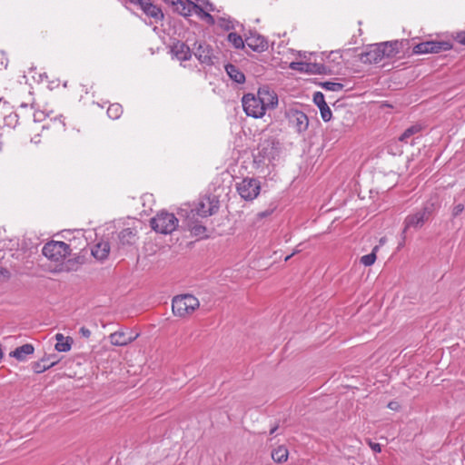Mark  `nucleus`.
I'll return each instance as SVG.
<instances>
[{"label": "nucleus", "instance_id": "21", "mask_svg": "<svg viewBox=\"0 0 465 465\" xmlns=\"http://www.w3.org/2000/svg\"><path fill=\"white\" fill-rule=\"evenodd\" d=\"M381 51L384 53V58H392L400 53V49L403 45L402 41H388L380 43Z\"/></svg>", "mask_w": 465, "mask_h": 465}, {"label": "nucleus", "instance_id": "8", "mask_svg": "<svg viewBox=\"0 0 465 465\" xmlns=\"http://www.w3.org/2000/svg\"><path fill=\"white\" fill-rule=\"evenodd\" d=\"M236 189L242 199L252 201L259 195L261 184L257 179L246 177L236 184Z\"/></svg>", "mask_w": 465, "mask_h": 465}, {"label": "nucleus", "instance_id": "7", "mask_svg": "<svg viewBox=\"0 0 465 465\" xmlns=\"http://www.w3.org/2000/svg\"><path fill=\"white\" fill-rule=\"evenodd\" d=\"M220 207V202L216 196H208L201 200L195 209L191 210V217H208L216 213Z\"/></svg>", "mask_w": 465, "mask_h": 465}, {"label": "nucleus", "instance_id": "9", "mask_svg": "<svg viewBox=\"0 0 465 465\" xmlns=\"http://www.w3.org/2000/svg\"><path fill=\"white\" fill-rule=\"evenodd\" d=\"M452 48V45L448 41H426L415 45L412 48L414 54H438L442 51H448Z\"/></svg>", "mask_w": 465, "mask_h": 465}, {"label": "nucleus", "instance_id": "32", "mask_svg": "<svg viewBox=\"0 0 465 465\" xmlns=\"http://www.w3.org/2000/svg\"><path fill=\"white\" fill-rule=\"evenodd\" d=\"M289 451L286 447L279 446L272 451V459L277 463H282L287 460Z\"/></svg>", "mask_w": 465, "mask_h": 465}, {"label": "nucleus", "instance_id": "49", "mask_svg": "<svg viewBox=\"0 0 465 465\" xmlns=\"http://www.w3.org/2000/svg\"><path fill=\"white\" fill-rule=\"evenodd\" d=\"M272 211H265L260 213L261 217H266L272 213Z\"/></svg>", "mask_w": 465, "mask_h": 465}, {"label": "nucleus", "instance_id": "4", "mask_svg": "<svg viewBox=\"0 0 465 465\" xmlns=\"http://www.w3.org/2000/svg\"><path fill=\"white\" fill-rule=\"evenodd\" d=\"M199 306V300L192 294L177 295L172 301L173 312L179 317L192 314Z\"/></svg>", "mask_w": 465, "mask_h": 465}, {"label": "nucleus", "instance_id": "18", "mask_svg": "<svg viewBox=\"0 0 465 465\" xmlns=\"http://www.w3.org/2000/svg\"><path fill=\"white\" fill-rule=\"evenodd\" d=\"M171 53L180 61H188L191 59L193 50L183 42L177 41L171 47Z\"/></svg>", "mask_w": 465, "mask_h": 465}, {"label": "nucleus", "instance_id": "3", "mask_svg": "<svg viewBox=\"0 0 465 465\" xmlns=\"http://www.w3.org/2000/svg\"><path fill=\"white\" fill-rule=\"evenodd\" d=\"M150 225L158 233L170 234L178 227V219L172 213L161 211L150 220Z\"/></svg>", "mask_w": 465, "mask_h": 465}, {"label": "nucleus", "instance_id": "48", "mask_svg": "<svg viewBox=\"0 0 465 465\" xmlns=\"http://www.w3.org/2000/svg\"><path fill=\"white\" fill-rule=\"evenodd\" d=\"M278 428H279L278 424H276L273 427H272L271 430H270V435L274 434L276 432V430H278Z\"/></svg>", "mask_w": 465, "mask_h": 465}, {"label": "nucleus", "instance_id": "5", "mask_svg": "<svg viewBox=\"0 0 465 465\" xmlns=\"http://www.w3.org/2000/svg\"><path fill=\"white\" fill-rule=\"evenodd\" d=\"M71 247L64 242L51 241L46 242L43 249L42 253L50 261L62 262L67 256H71Z\"/></svg>", "mask_w": 465, "mask_h": 465}, {"label": "nucleus", "instance_id": "28", "mask_svg": "<svg viewBox=\"0 0 465 465\" xmlns=\"http://www.w3.org/2000/svg\"><path fill=\"white\" fill-rule=\"evenodd\" d=\"M56 344L55 350L60 352H66L71 350L73 339L71 337H64L62 333L55 335Z\"/></svg>", "mask_w": 465, "mask_h": 465}, {"label": "nucleus", "instance_id": "52", "mask_svg": "<svg viewBox=\"0 0 465 465\" xmlns=\"http://www.w3.org/2000/svg\"><path fill=\"white\" fill-rule=\"evenodd\" d=\"M20 107H22V108H26V107H27V104H26L22 103V104H20Z\"/></svg>", "mask_w": 465, "mask_h": 465}, {"label": "nucleus", "instance_id": "17", "mask_svg": "<svg viewBox=\"0 0 465 465\" xmlns=\"http://www.w3.org/2000/svg\"><path fill=\"white\" fill-rule=\"evenodd\" d=\"M186 226L191 234L199 239H207L209 236L206 233L207 228L201 224L197 220L188 215L186 218Z\"/></svg>", "mask_w": 465, "mask_h": 465}, {"label": "nucleus", "instance_id": "47", "mask_svg": "<svg viewBox=\"0 0 465 465\" xmlns=\"http://www.w3.org/2000/svg\"><path fill=\"white\" fill-rule=\"evenodd\" d=\"M127 2L132 4V5L141 6V5L143 4V0H127Z\"/></svg>", "mask_w": 465, "mask_h": 465}, {"label": "nucleus", "instance_id": "54", "mask_svg": "<svg viewBox=\"0 0 465 465\" xmlns=\"http://www.w3.org/2000/svg\"><path fill=\"white\" fill-rule=\"evenodd\" d=\"M35 123H37V122H41L40 120H37L36 118H35L34 120Z\"/></svg>", "mask_w": 465, "mask_h": 465}, {"label": "nucleus", "instance_id": "40", "mask_svg": "<svg viewBox=\"0 0 465 465\" xmlns=\"http://www.w3.org/2000/svg\"><path fill=\"white\" fill-rule=\"evenodd\" d=\"M310 118H293V124L297 127L299 133L305 131L308 128Z\"/></svg>", "mask_w": 465, "mask_h": 465}, {"label": "nucleus", "instance_id": "12", "mask_svg": "<svg viewBox=\"0 0 465 465\" xmlns=\"http://www.w3.org/2000/svg\"><path fill=\"white\" fill-rule=\"evenodd\" d=\"M384 58L379 44L370 45L366 51L360 54V61L363 64H377Z\"/></svg>", "mask_w": 465, "mask_h": 465}, {"label": "nucleus", "instance_id": "24", "mask_svg": "<svg viewBox=\"0 0 465 465\" xmlns=\"http://www.w3.org/2000/svg\"><path fill=\"white\" fill-rule=\"evenodd\" d=\"M110 252V243L106 241L97 242L91 250L92 255L99 261L107 259Z\"/></svg>", "mask_w": 465, "mask_h": 465}, {"label": "nucleus", "instance_id": "41", "mask_svg": "<svg viewBox=\"0 0 465 465\" xmlns=\"http://www.w3.org/2000/svg\"><path fill=\"white\" fill-rule=\"evenodd\" d=\"M464 210V205L462 203L456 204L452 209V217L455 218L459 216Z\"/></svg>", "mask_w": 465, "mask_h": 465}, {"label": "nucleus", "instance_id": "15", "mask_svg": "<svg viewBox=\"0 0 465 465\" xmlns=\"http://www.w3.org/2000/svg\"><path fill=\"white\" fill-rule=\"evenodd\" d=\"M138 336V333L134 334L133 331L120 330L111 333L109 340L114 346H125L136 340Z\"/></svg>", "mask_w": 465, "mask_h": 465}, {"label": "nucleus", "instance_id": "51", "mask_svg": "<svg viewBox=\"0 0 465 465\" xmlns=\"http://www.w3.org/2000/svg\"><path fill=\"white\" fill-rule=\"evenodd\" d=\"M295 254V252H293L292 253H291L290 255H287L285 257V262L289 261L293 255Z\"/></svg>", "mask_w": 465, "mask_h": 465}, {"label": "nucleus", "instance_id": "26", "mask_svg": "<svg viewBox=\"0 0 465 465\" xmlns=\"http://www.w3.org/2000/svg\"><path fill=\"white\" fill-rule=\"evenodd\" d=\"M225 71L229 77L237 84H243L245 82L244 74L234 64H228L225 65Z\"/></svg>", "mask_w": 465, "mask_h": 465}, {"label": "nucleus", "instance_id": "43", "mask_svg": "<svg viewBox=\"0 0 465 465\" xmlns=\"http://www.w3.org/2000/svg\"><path fill=\"white\" fill-rule=\"evenodd\" d=\"M387 407L392 411H398L401 408V405L398 401H391L388 403Z\"/></svg>", "mask_w": 465, "mask_h": 465}, {"label": "nucleus", "instance_id": "35", "mask_svg": "<svg viewBox=\"0 0 465 465\" xmlns=\"http://www.w3.org/2000/svg\"><path fill=\"white\" fill-rule=\"evenodd\" d=\"M377 250H378V246H375L371 253L363 255L361 258V262L364 266H371V265H372L375 262L376 259H377V256H376V251Z\"/></svg>", "mask_w": 465, "mask_h": 465}, {"label": "nucleus", "instance_id": "14", "mask_svg": "<svg viewBox=\"0 0 465 465\" xmlns=\"http://www.w3.org/2000/svg\"><path fill=\"white\" fill-rule=\"evenodd\" d=\"M290 68L294 71L309 74H325L326 67L324 64L317 63L292 62Z\"/></svg>", "mask_w": 465, "mask_h": 465}, {"label": "nucleus", "instance_id": "2", "mask_svg": "<svg viewBox=\"0 0 465 465\" xmlns=\"http://www.w3.org/2000/svg\"><path fill=\"white\" fill-rule=\"evenodd\" d=\"M436 203L431 201L426 202L423 206L415 213H411L404 219V228L402 230V241L405 240V233L408 229H420L426 222H428L436 211Z\"/></svg>", "mask_w": 465, "mask_h": 465}, {"label": "nucleus", "instance_id": "11", "mask_svg": "<svg viewBox=\"0 0 465 465\" xmlns=\"http://www.w3.org/2000/svg\"><path fill=\"white\" fill-rule=\"evenodd\" d=\"M242 103L246 116H264V112L260 109L261 104L258 102V95L244 94Z\"/></svg>", "mask_w": 465, "mask_h": 465}, {"label": "nucleus", "instance_id": "42", "mask_svg": "<svg viewBox=\"0 0 465 465\" xmlns=\"http://www.w3.org/2000/svg\"><path fill=\"white\" fill-rule=\"evenodd\" d=\"M79 333L84 338H89L91 336V331L84 326L80 328Z\"/></svg>", "mask_w": 465, "mask_h": 465}, {"label": "nucleus", "instance_id": "22", "mask_svg": "<svg viewBox=\"0 0 465 465\" xmlns=\"http://www.w3.org/2000/svg\"><path fill=\"white\" fill-rule=\"evenodd\" d=\"M140 8L143 11V13L153 18L155 21L162 20L163 18V14L160 7L153 5L151 0H143Z\"/></svg>", "mask_w": 465, "mask_h": 465}, {"label": "nucleus", "instance_id": "30", "mask_svg": "<svg viewBox=\"0 0 465 465\" xmlns=\"http://www.w3.org/2000/svg\"><path fill=\"white\" fill-rule=\"evenodd\" d=\"M212 11H208L205 9H202L200 7H195L193 14H195L198 18L203 22H205L208 25H214L216 20L213 15H211Z\"/></svg>", "mask_w": 465, "mask_h": 465}, {"label": "nucleus", "instance_id": "53", "mask_svg": "<svg viewBox=\"0 0 465 465\" xmlns=\"http://www.w3.org/2000/svg\"><path fill=\"white\" fill-rule=\"evenodd\" d=\"M322 120L327 123V122L331 121V118H322Z\"/></svg>", "mask_w": 465, "mask_h": 465}, {"label": "nucleus", "instance_id": "10", "mask_svg": "<svg viewBox=\"0 0 465 465\" xmlns=\"http://www.w3.org/2000/svg\"><path fill=\"white\" fill-rule=\"evenodd\" d=\"M258 102H260V109L266 114L268 110L275 108L278 104V96L276 93L268 86L260 87L258 92Z\"/></svg>", "mask_w": 465, "mask_h": 465}, {"label": "nucleus", "instance_id": "36", "mask_svg": "<svg viewBox=\"0 0 465 465\" xmlns=\"http://www.w3.org/2000/svg\"><path fill=\"white\" fill-rule=\"evenodd\" d=\"M32 114L35 116L37 114H42L45 116H49V114H53V110H49L46 107H43L38 103H33L31 104Z\"/></svg>", "mask_w": 465, "mask_h": 465}, {"label": "nucleus", "instance_id": "29", "mask_svg": "<svg viewBox=\"0 0 465 465\" xmlns=\"http://www.w3.org/2000/svg\"><path fill=\"white\" fill-rule=\"evenodd\" d=\"M216 20L217 25L223 31H232L236 28V26L239 25V22H237L235 19L232 18L229 15L220 16Z\"/></svg>", "mask_w": 465, "mask_h": 465}, {"label": "nucleus", "instance_id": "50", "mask_svg": "<svg viewBox=\"0 0 465 465\" xmlns=\"http://www.w3.org/2000/svg\"><path fill=\"white\" fill-rule=\"evenodd\" d=\"M4 358V352H3V349H2V344L0 343V361L3 360Z\"/></svg>", "mask_w": 465, "mask_h": 465}, {"label": "nucleus", "instance_id": "34", "mask_svg": "<svg viewBox=\"0 0 465 465\" xmlns=\"http://www.w3.org/2000/svg\"><path fill=\"white\" fill-rule=\"evenodd\" d=\"M422 129V126L419 124H413L410 127H408L403 133L400 136V141L401 142H405L407 143L408 142V139L412 136L413 134H418L419 132H420Z\"/></svg>", "mask_w": 465, "mask_h": 465}, {"label": "nucleus", "instance_id": "13", "mask_svg": "<svg viewBox=\"0 0 465 465\" xmlns=\"http://www.w3.org/2000/svg\"><path fill=\"white\" fill-rule=\"evenodd\" d=\"M245 43L253 52L262 53L268 49V41L257 32H250Z\"/></svg>", "mask_w": 465, "mask_h": 465}, {"label": "nucleus", "instance_id": "39", "mask_svg": "<svg viewBox=\"0 0 465 465\" xmlns=\"http://www.w3.org/2000/svg\"><path fill=\"white\" fill-rule=\"evenodd\" d=\"M123 114V107L120 104H112L107 109L108 116H121Z\"/></svg>", "mask_w": 465, "mask_h": 465}, {"label": "nucleus", "instance_id": "27", "mask_svg": "<svg viewBox=\"0 0 465 465\" xmlns=\"http://www.w3.org/2000/svg\"><path fill=\"white\" fill-rule=\"evenodd\" d=\"M313 102L318 106L321 112V116H331V109L325 102L324 95L321 92L313 94Z\"/></svg>", "mask_w": 465, "mask_h": 465}, {"label": "nucleus", "instance_id": "37", "mask_svg": "<svg viewBox=\"0 0 465 465\" xmlns=\"http://www.w3.org/2000/svg\"><path fill=\"white\" fill-rule=\"evenodd\" d=\"M322 87L327 91L338 92V91H341L343 89L344 85L341 83L327 81V82L322 83Z\"/></svg>", "mask_w": 465, "mask_h": 465}, {"label": "nucleus", "instance_id": "25", "mask_svg": "<svg viewBox=\"0 0 465 465\" xmlns=\"http://www.w3.org/2000/svg\"><path fill=\"white\" fill-rule=\"evenodd\" d=\"M34 351L35 347L31 343H25L12 351L9 353V356L16 359L19 361H24L26 360V356L33 354Z\"/></svg>", "mask_w": 465, "mask_h": 465}, {"label": "nucleus", "instance_id": "20", "mask_svg": "<svg viewBox=\"0 0 465 465\" xmlns=\"http://www.w3.org/2000/svg\"><path fill=\"white\" fill-rule=\"evenodd\" d=\"M55 354L44 356L40 361L33 362V371L35 373H42L49 370L58 362V360H55Z\"/></svg>", "mask_w": 465, "mask_h": 465}, {"label": "nucleus", "instance_id": "31", "mask_svg": "<svg viewBox=\"0 0 465 465\" xmlns=\"http://www.w3.org/2000/svg\"><path fill=\"white\" fill-rule=\"evenodd\" d=\"M212 11H208L205 9H202L200 7H195L193 14H195L198 18L203 22H205L208 25H214L216 20L213 15H211Z\"/></svg>", "mask_w": 465, "mask_h": 465}, {"label": "nucleus", "instance_id": "16", "mask_svg": "<svg viewBox=\"0 0 465 465\" xmlns=\"http://www.w3.org/2000/svg\"><path fill=\"white\" fill-rule=\"evenodd\" d=\"M168 3H170L173 7L174 11L177 12L179 15L187 17L191 16L195 7L197 5H194V2L192 0H166Z\"/></svg>", "mask_w": 465, "mask_h": 465}, {"label": "nucleus", "instance_id": "45", "mask_svg": "<svg viewBox=\"0 0 465 465\" xmlns=\"http://www.w3.org/2000/svg\"><path fill=\"white\" fill-rule=\"evenodd\" d=\"M370 447L374 452L379 453L381 451V446L380 443L370 441Z\"/></svg>", "mask_w": 465, "mask_h": 465}, {"label": "nucleus", "instance_id": "46", "mask_svg": "<svg viewBox=\"0 0 465 465\" xmlns=\"http://www.w3.org/2000/svg\"><path fill=\"white\" fill-rule=\"evenodd\" d=\"M0 277L9 278L10 272L6 268L0 267Z\"/></svg>", "mask_w": 465, "mask_h": 465}, {"label": "nucleus", "instance_id": "44", "mask_svg": "<svg viewBox=\"0 0 465 465\" xmlns=\"http://www.w3.org/2000/svg\"><path fill=\"white\" fill-rule=\"evenodd\" d=\"M456 40L460 45H465V32L458 33L457 35H456Z\"/></svg>", "mask_w": 465, "mask_h": 465}, {"label": "nucleus", "instance_id": "38", "mask_svg": "<svg viewBox=\"0 0 465 465\" xmlns=\"http://www.w3.org/2000/svg\"><path fill=\"white\" fill-rule=\"evenodd\" d=\"M194 5H198V7L202 9H205L208 11H217L215 5L210 0H194Z\"/></svg>", "mask_w": 465, "mask_h": 465}, {"label": "nucleus", "instance_id": "23", "mask_svg": "<svg viewBox=\"0 0 465 465\" xmlns=\"http://www.w3.org/2000/svg\"><path fill=\"white\" fill-rule=\"evenodd\" d=\"M136 232L131 228H124L118 233V243L121 247L131 246L135 243Z\"/></svg>", "mask_w": 465, "mask_h": 465}, {"label": "nucleus", "instance_id": "33", "mask_svg": "<svg viewBox=\"0 0 465 465\" xmlns=\"http://www.w3.org/2000/svg\"><path fill=\"white\" fill-rule=\"evenodd\" d=\"M227 41L235 48V49H243L245 45V40L242 37L234 32H231L227 35Z\"/></svg>", "mask_w": 465, "mask_h": 465}, {"label": "nucleus", "instance_id": "19", "mask_svg": "<svg viewBox=\"0 0 465 465\" xmlns=\"http://www.w3.org/2000/svg\"><path fill=\"white\" fill-rule=\"evenodd\" d=\"M86 253V251L82 250L80 252L74 254V257L67 259L63 264L64 270L66 272L77 271L78 268L85 262Z\"/></svg>", "mask_w": 465, "mask_h": 465}, {"label": "nucleus", "instance_id": "1", "mask_svg": "<svg viewBox=\"0 0 465 465\" xmlns=\"http://www.w3.org/2000/svg\"><path fill=\"white\" fill-rule=\"evenodd\" d=\"M282 151V143L276 138L261 141L252 152L253 168L264 175L271 173Z\"/></svg>", "mask_w": 465, "mask_h": 465}, {"label": "nucleus", "instance_id": "6", "mask_svg": "<svg viewBox=\"0 0 465 465\" xmlns=\"http://www.w3.org/2000/svg\"><path fill=\"white\" fill-rule=\"evenodd\" d=\"M193 53L200 64L207 66L213 65L218 59L213 46L204 41L195 42Z\"/></svg>", "mask_w": 465, "mask_h": 465}]
</instances>
